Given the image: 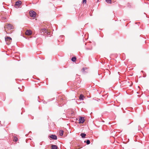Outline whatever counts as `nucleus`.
Instances as JSON below:
<instances>
[{
	"label": "nucleus",
	"mask_w": 149,
	"mask_h": 149,
	"mask_svg": "<svg viewBox=\"0 0 149 149\" xmlns=\"http://www.w3.org/2000/svg\"><path fill=\"white\" fill-rule=\"evenodd\" d=\"M5 40L7 45H10L12 41V38L9 37H7L5 38Z\"/></svg>",
	"instance_id": "f257e3e1"
},
{
	"label": "nucleus",
	"mask_w": 149,
	"mask_h": 149,
	"mask_svg": "<svg viewBox=\"0 0 149 149\" xmlns=\"http://www.w3.org/2000/svg\"><path fill=\"white\" fill-rule=\"evenodd\" d=\"M40 33L42 35L44 33H46V34L50 35V33L48 32L47 30L45 29H42L40 30Z\"/></svg>",
	"instance_id": "f03ea898"
},
{
	"label": "nucleus",
	"mask_w": 149,
	"mask_h": 149,
	"mask_svg": "<svg viewBox=\"0 0 149 149\" xmlns=\"http://www.w3.org/2000/svg\"><path fill=\"white\" fill-rule=\"evenodd\" d=\"M29 15L31 17H35L36 16V13L34 11L31 10L29 12Z\"/></svg>",
	"instance_id": "7ed1b4c3"
},
{
	"label": "nucleus",
	"mask_w": 149,
	"mask_h": 149,
	"mask_svg": "<svg viewBox=\"0 0 149 149\" xmlns=\"http://www.w3.org/2000/svg\"><path fill=\"white\" fill-rule=\"evenodd\" d=\"M85 121V120L83 117H80L79 120V123H83Z\"/></svg>",
	"instance_id": "20e7f679"
},
{
	"label": "nucleus",
	"mask_w": 149,
	"mask_h": 149,
	"mask_svg": "<svg viewBox=\"0 0 149 149\" xmlns=\"http://www.w3.org/2000/svg\"><path fill=\"white\" fill-rule=\"evenodd\" d=\"M49 137L53 139L56 140L57 139L56 136L55 135H51L49 136Z\"/></svg>",
	"instance_id": "39448f33"
},
{
	"label": "nucleus",
	"mask_w": 149,
	"mask_h": 149,
	"mask_svg": "<svg viewBox=\"0 0 149 149\" xmlns=\"http://www.w3.org/2000/svg\"><path fill=\"white\" fill-rule=\"evenodd\" d=\"M25 34L27 35H30L32 34L31 31L30 30H27L26 31Z\"/></svg>",
	"instance_id": "423d86ee"
},
{
	"label": "nucleus",
	"mask_w": 149,
	"mask_h": 149,
	"mask_svg": "<svg viewBox=\"0 0 149 149\" xmlns=\"http://www.w3.org/2000/svg\"><path fill=\"white\" fill-rule=\"evenodd\" d=\"M21 3L22 2L21 1H18L16 2L15 4V6L16 7H19V6L21 4Z\"/></svg>",
	"instance_id": "0eeeda50"
},
{
	"label": "nucleus",
	"mask_w": 149,
	"mask_h": 149,
	"mask_svg": "<svg viewBox=\"0 0 149 149\" xmlns=\"http://www.w3.org/2000/svg\"><path fill=\"white\" fill-rule=\"evenodd\" d=\"M7 27L8 29H11L14 28L13 26L11 24H8L7 25Z\"/></svg>",
	"instance_id": "6e6552de"
},
{
	"label": "nucleus",
	"mask_w": 149,
	"mask_h": 149,
	"mask_svg": "<svg viewBox=\"0 0 149 149\" xmlns=\"http://www.w3.org/2000/svg\"><path fill=\"white\" fill-rule=\"evenodd\" d=\"M58 146L55 145H52V149H58Z\"/></svg>",
	"instance_id": "1a4fd4ad"
},
{
	"label": "nucleus",
	"mask_w": 149,
	"mask_h": 149,
	"mask_svg": "<svg viewBox=\"0 0 149 149\" xmlns=\"http://www.w3.org/2000/svg\"><path fill=\"white\" fill-rule=\"evenodd\" d=\"M86 134L84 133H81L80 134V136H81V137L83 138H85V137L86 136Z\"/></svg>",
	"instance_id": "9d476101"
},
{
	"label": "nucleus",
	"mask_w": 149,
	"mask_h": 149,
	"mask_svg": "<svg viewBox=\"0 0 149 149\" xmlns=\"http://www.w3.org/2000/svg\"><path fill=\"white\" fill-rule=\"evenodd\" d=\"M84 142H86L87 145L89 144L90 143V141L89 140H87L86 141H85Z\"/></svg>",
	"instance_id": "9b49d317"
},
{
	"label": "nucleus",
	"mask_w": 149,
	"mask_h": 149,
	"mask_svg": "<svg viewBox=\"0 0 149 149\" xmlns=\"http://www.w3.org/2000/svg\"><path fill=\"white\" fill-rule=\"evenodd\" d=\"M76 60V58L75 57H73L72 58L71 60L73 62L75 61Z\"/></svg>",
	"instance_id": "f8f14e48"
},
{
	"label": "nucleus",
	"mask_w": 149,
	"mask_h": 149,
	"mask_svg": "<svg viewBox=\"0 0 149 149\" xmlns=\"http://www.w3.org/2000/svg\"><path fill=\"white\" fill-rule=\"evenodd\" d=\"M18 140L17 138L15 136L14 137L13 141H17Z\"/></svg>",
	"instance_id": "ddd939ff"
},
{
	"label": "nucleus",
	"mask_w": 149,
	"mask_h": 149,
	"mask_svg": "<svg viewBox=\"0 0 149 149\" xmlns=\"http://www.w3.org/2000/svg\"><path fill=\"white\" fill-rule=\"evenodd\" d=\"M106 1L108 3H111V0H106Z\"/></svg>",
	"instance_id": "4468645a"
},
{
	"label": "nucleus",
	"mask_w": 149,
	"mask_h": 149,
	"mask_svg": "<svg viewBox=\"0 0 149 149\" xmlns=\"http://www.w3.org/2000/svg\"><path fill=\"white\" fill-rule=\"evenodd\" d=\"M84 96L82 95H80L79 97V98L80 100H83V97H84Z\"/></svg>",
	"instance_id": "2eb2a0df"
},
{
	"label": "nucleus",
	"mask_w": 149,
	"mask_h": 149,
	"mask_svg": "<svg viewBox=\"0 0 149 149\" xmlns=\"http://www.w3.org/2000/svg\"><path fill=\"white\" fill-rule=\"evenodd\" d=\"M86 0H83V3H86Z\"/></svg>",
	"instance_id": "dca6fc26"
},
{
	"label": "nucleus",
	"mask_w": 149,
	"mask_h": 149,
	"mask_svg": "<svg viewBox=\"0 0 149 149\" xmlns=\"http://www.w3.org/2000/svg\"><path fill=\"white\" fill-rule=\"evenodd\" d=\"M92 49V47L90 48H87L86 49L87 50H91Z\"/></svg>",
	"instance_id": "f3484780"
},
{
	"label": "nucleus",
	"mask_w": 149,
	"mask_h": 149,
	"mask_svg": "<svg viewBox=\"0 0 149 149\" xmlns=\"http://www.w3.org/2000/svg\"><path fill=\"white\" fill-rule=\"evenodd\" d=\"M63 131L60 134L61 135H63Z\"/></svg>",
	"instance_id": "a211bd4d"
},
{
	"label": "nucleus",
	"mask_w": 149,
	"mask_h": 149,
	"mask_svg": "<svg viewBox=\"0 0 149 149\" xmlns=\"http://www.w3.org/2000/svg\"><path fill=\"white\" fill-rule=\"evenodd\" d=\"M6 19V18H3V19H4V21H5V19Z\"/></svg>",
	"instance_id": "6ab92c4d"
},
{
	"label": "nucleus",
	"mask_w": 149,
	"mask_h": 149,
	"mask_svg": "<svg viewBox=\"0 0 149 149\" xmlns=\"http://www.w3.org/2000/svg\"><path fill=\"white\" fill-rule=\"evenodd\" d=\"M84 68H83L82 70H84Z\"/></svg>",
	"instance_id": "aec40b11"
},
{
	"label": "nucleus",
	"mask_w": 149,
	"mask_h": 149,
	"mask_svg": "<svg viewBox=\"0 0 149 149\" xmlns=\"http://www.w3.org/2000/svg\"><path fill=\"white\" fill-rule=\"evenodd\" d=\"M62 100L63 101V99H62Z\"/></svg>",
	"instance_id": "412c9836"
}]
</instances>
